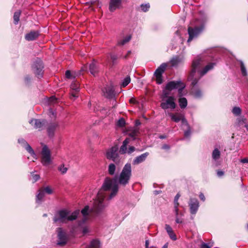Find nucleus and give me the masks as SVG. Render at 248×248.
Returning <instances> with one entry per match:
<instances>
[{
    "label": "nucleus",
    "instance_id": "nucleus-1",
    "mask_svg": "<svg viewBox=\"0 0 248 248\" xmlns=\"http://www.w3.org/2000/svg\"><path fill=\"white\" fill-rule=\"evenodd\" d=\"M132 176L131 165L129 163L126 164L124 167L119 175L116 176L113 179L106 178L98 191L96 199L94 201L93 206L91 210L88 205L86 206L81 213L83 216L82 223L87 219L90 213L99 215L103 211L107 205L104 202L106 196H108L109 200L116 196L118 190V184L125 186L129 183Z\"/></svg>",
    "mask_w": 248,
    "mask_h": 248
},
{
    "label": "nucleus",
    "instance_id": "nucleus-2",
    "mask_svg": "<svg viewBox=\"0 0 248 248\" xmlns=\"http://www.w3.org/2000/svg\"><path fill=\"white\" fill-rule=\"evenodd\" d=\"M185 88V85L180 81H170L167 84L165 89L163 91V102L160 106L163 109L168 108L174 109L176 104L174 102V97L170 96L171 91L174 89H178L180 96H182V92Z\"/></svg>",
    "mask_w": 248,
    "mask_h": 248
},
{
    "label": "nucleus",
    "instance_id": "nucleus-3",
    "mask_svg": "<svg viewBox=\"0 0 248 248\" xmlns=\"http://www.w3.org/2000/svg\"><path fill=\"white\" fill-rule=\"evenodd\" d=\"M202 61L200 58H197L193 60L192 64V70L188 77V79L191 81V84L193 86L191 89V93L196 98H200L202 95V91L199 89L194 87L198 82V79L194 78L196 71L199 72L201 77H202L208 71L212 69L214 66V63H210L207 65L201 71L200 69L202 65Z\"/></svg>",
    "mask_w": 248,
    "mask_h": 248
},
{
    "label": "nucleus",
    "instance_id": "nucleus-4",
    "mask_svg": "<svg viewBox=\"0 0 248 248\" xmlns=\"http://www.w3.org/2000/svg\"><path fill=\"white\" fill-rule=\"evenodd\" d=\"M79 214V210H77L71 213L67 210H62L58 212L53 217V221L55 223H63L67 221L75 220Z\"/></svg>",
    "mask_w": 248,
    "mask_h": 248
},
{
    "label": "nucleus",
    "instance_id": "nucleus-5",
    "mask_svg": "<svg viewBox=\"0 0 248 248\" xmlns=\"http://www.w3.org/2000/svg\"><path fill=\"white\" fill-rule=\"evenodd\" d=\"M41 154V161L44 166H46L52 164L53 158L51 156V151L46 145H43Z\"/></svg>",
    "mask_w": 248,
    "mask_h": 248
},
{
    "label": "nucleus",
    "instance_id": "nucleus-6",
    "mask_svg": "<svg viewBox=\"0 0 248 248\" xmlns=\"http://www.w3.org/2000/svg\"><path fill=\"white\" fill-rule=\"evenodd\" d=\"M206 18L203 19L202 23L200 27H196L194 28L189 27L188 29V32L189 34V38L187 42H190L194 37H197L200 33L202 32L204 28V23L206 21Z\"/></svg>",
    "mask_w": 248,
    "mask_h": 248
},
{
    "label": "nucleus",
    "instance_id": "nucleus-7",
    "mask_svg": "<svg viewBox=\"0 0 248 248\" xmlns=\"http://www.w3.org/2000/svg\"><path fill=\"white\" fill-rule=\"evenodd\" d=\"M118 147L113 146L108 149L106 152V157L107 159L111 160L116 164L120 161V159L118 153Z\"/></svg>",
    "mask_w": 248,
    "mask_h": 248
},
{
    "label": "nucleus",
    "instance_id": "nucleus-8",
    "mask_svg": "<svg viewBox=\"0 0 248 248\" xmlns=\"http://www.w3.org/2000/svg\"><path fill=\"white\" fill-rule=\"evenodd\" d=\"M43 68L44 65L42 61L40 59H37L33 64L32 68L34 73L38 78H40L43 77Z\"/></svg>",
    "mask_w": 248,
    "mask_h": 248
},
{
    "label": "nucleus",
    "instance_id": "nucleus-9",
    "mask_svg": "<svg viewBox=\"0 0 248 248\" xmlns=\"http://www.w3.org/2000/svg\"><path fill=\"white\" fill-rule=\"evenodd\" d=\"M166 67L167 64L163 63L155 70L154 75L155 77L156 81L157 84H160L162 83L163 80L162 75L165 71Z\"/></svg>",
    "mask_w": 248,
    "mask_h": 248
},
{
    "label": "nucleus",
    "instance_id": "nucleus-10",
    "mask_svg": "<svg viewBox=\"0 0 248 248\" xmlns=\"http://www.w3.org/2000/svg\"><path fill=\"white\" fill-rule=\"evenodd\" d=\"M29 123L33 126L35 129L40 131L45 128L46 121L45 120L32 119L29 121Z\"/></svg>",
    "mask_w": 248,
    "mask_h": 248
},
{
    "label": "nucleus",
    "instance_id": "nucleus-11",
    "mask_svg": "<svg viewBox=\"0 0 248 248\" xmlns=\"http://www.w3.org/2000/svg\"><path fill=\"white\" fill-rule=\"evenodd\" d=\"M18 142L24 147L27 151L31 155L34 160H36L37 157L36 154L35 153L31 146L27 143V142L23 139H19Z\"/></svg>",
    "mask_w": 248,
    "mask_h": 248
},
{
    "label": "nucleus",
    "instance_id": "nucleus-12",
    "mask_svg": "<svg viewBox=\"0 0 248 248\" xmlns=\"http://www.w3.org/2000/svg\"><path fill=\"white\" fill-rule=\"evenodd\" d=\"M58 232V242L57 245L59 246L64 245L67 241V237L66 233L62 230L61 228L57 229Z\"/></svg>",
    "mask_w": 248,
    "mask_h": 248
},
{
    "label": "nucleus",
    "instance_id": "nucleus-13",
    "mask_svg": "<svg viewBox=\"0 0 248 248\" xmlns=\"http://www.w3.org/2000/svg\"><path fill=\"white\" fill-rule=\"evenodd\" d=\"M103 95L107 98H112L114 95V90L111 84L106 85L102 90Z\"/></svg>",
    "mask_w": 248,
    "mask_h": 248
},
{
    "label": "nucleus",
    "instance_id": "nucleus-14",
    "mask_svg": "<svg viewBox=\"0 0 248 248\" xmlns=\"http://www.w3.org/2000/svg\"><path fill=\"white\" fill-rule=\"evenodd\" d=\"M190 212L191 214H195L199 207V203L197 199L190 198L189 202Z\"/></svg>",
    "mask_w": 248,
    "mask_h": 248
},
{
    "label": "nucleus",
    "instance_id": "nucleus-15",
    "mask_svg": "<svg viewBox=\"0 0 248 248\" xmlns=\"http://www.w3.org/2000/svg\"><path fill=\"white\" fill-rule=\"evenodd\" d=\"M122 0H110L108 9L111 12H113L120 8Z\"/></svg>",
    "mask_w": 248,
    "mask_h": 248
},
{
    "label": "nucleus",
    "instance_id": "nucleus-16",
    "mask_svg": "<svg viewBox=\"0 0 248 248\" xmlns=\"http://www.w3.org/2000/svg\"><path fill=\"white\" fill-rule=\"evenodd\" d=\"M220 156V152L217 148L215 149L212 154V159L213 160V166L215 167H217L220 165L218 160L219 159Z\"/></svg>",
    "mask_w": 248,
    "mask_h": 248
},
{
    "label": "nucleus",
    "instance_id": "nucleus-17",
    "mask_svg": "<svg viewBox=\"0 0 248 248\" xmlns=\"http://www.w3.org/2000/svg\"><path fill=\"white\" fill-rule=\"evenodd\" d=\"M86 69V67H82L80 71H78L77 72H75L72 74L69 70H67L65 72V77L66 78L69 79L75 78L76 77L79 76L80 75H81V72L85 71Z\"/></svg>",
    "mask_w": 248,
    "mask_h": 248
},
{
    "label": "nucleus",
    "instance_id": "nucleus-18",
    "mask_svg": "<svg viewBox=\"0 0 248 248\" xmlns=\"http://www.w3.org/2000/svg\"><path fill=\"white\" fill-rule=\"evenodd\" d=\"M184 62V59L182 57L176 56L172 58L170 63L172 67H177L181 65Z\"/></svg>",
    "mask_w": 248,
    "mask_h": 248
},
{
    "label": "nucleus",
    "instance_id": "nucleus-19",
    "mask_svg": "<svg viewBox=\"0 0 248 248\" xmlns=\"http://www.w3.org/2000/svg\"><path fill=\"white\" fill-rule=\"evenodd\" d=\"M182 129L184 130V135L186 138H189L190 136L191 131V128L186 119L183 120Z\"/></svg>",
    "mask_w": 248,
    "mask_h": 248
},
{
    "label": "nucleus",
    "instance_id": "nucleus-20",
    "mask_svg": "<svg viewBox=\"0 0 248 248\" xmlns=\"http://www.w3.org/2000/svg\"><path fill=\"white\" fill-rule=\"evenodd\" d=\"M58 123H50L47 127V132L49 137H53L56 129L58 127Z\"/></svg>",
    "mask_w": 248,
    "mask_h": 248
},
{
    "label": "nucleus",
    "instance_id": "nucleus-21",
    "mask_svg": "<svg viewBox=\"0 0 248 248\" xmlns=\"http://www.w3.org/2000/svg\"><path fill=\"white\" fill-rule=\"evenodd\" d=\"M148 155L149 153L148 152H146L139 156H137L133 160V164L138 165L140 163L143 162L145 160Z\"/></svg>",
    "mask_w": 248,
    "mask_h": 248
},
{
    "label": "nucleus",
    "instance_id": "nucleus-22",
    "mask_svg": "<svg viewBox=\"0 0 248 248\" xmlns=\"http://www.w3.org/2000/svg\"><path fill=\"white\" fill-rule=\"evenodd\" d=\"M39 35L38 31H31L28 33H27L25 36V38L28 41H33L36 39Z\"/></svg>",
    "mask_w": 248,
    "mask_h": 248
},
{
    "label": "nucleus",
    "instance_id": "nucleus-23",
    "mask_svg": "<svg viewBox=\"0 0 248 248\" xmlns=\"http://www.w3.org/2000/svg\"><path fill=\"white\" fill-rule=\"evenodd\" d=\"M169 115L171 119L176 123H178L180 121H181L182 126H183V120L186 119L182 114L180 113H176L174 114L170 113H169Z\"/></svg>",
    "mask_w": 248,
    "mask_h": 248
},
{
    "label": "nucleus",
    "instance_id": "nucleus-24",
    "mask_svg": "<svg viewBox=\"0 0 248 248\" xmlns=\"http://www.w3.org/2000/svg\"><path fill=\"white\" fill-rule=\"evenodd\" d=\"M165 229L171 239L174 241L177 239V237L175 234L174 233L172 228L169 225H165Z\"/></svg>",
    "mask_w": 248,
    "mask_h": 248
},
{
    "label": "nucleus",
    "instance_id": "nucleus-25",
    "mask_svg": "<svg viewBox=\"0 0 248 248\" xmlns=\"http://www.w3.org/2000/svg\"><path fill=\"white\" fill-rule=\"evenodd\" d=\"M130 142V139L126 138L124 140V141L123 142V144L120 147V153L121 154H124L127 153V144Z\"/></svg>",
    "mask_w": 248,
    "mask_h": 248
},
{
    "label": "nucleus",
    "instance_id": "nucleus-26",
    "mask_svg": "<svg viewBox=\"0 0 248 248\" xmlns=\"http://www.w3.org/2000/svg\"><path fill=\"white\" fill-rule=\"evenodd\" d=\"M89 70L91 74L95 76L98 72V67L96 65V62L95 61H93L89 65Z\"/></svg>",
    "mask_w": 248,
    "mask_h": 248
},
{
    "label": "nucleus",
    "instance_id": "nucleus-27",
    "mask_svg": "<svg viewBox=\"0 0 248 248\" xmlns=\"http://www.w3.org/2000/svg\"><path fill=\"white\" fill-rule=\"evenodd\" d=\"M131 35H128L125 37L124 39L118 41V46H124L130 41L131 39Z\"/></svg>",
    "mask_w": 248,
    "mask_h": 248
},
{
    "label": "nucleus",
    "instance_id": "nucleus-28",
    "mask_svg": "<svg viewBox=\"0 0 248 248\" xmlns=\"http://www.w3.org/2000/svg\"><path fill=\"white\" fill-rule=\"evenodd\" d=\"M45 196V192L43 189H40L36 195V201L37 203H40Z\"/></svg>",
    "mask_w": 248,
    "mask_h": 248
},
{
    "label": "nucleus",
    "instance_id": "nucleus-29",
    "mask_svg": "<svg viewBox=\"0 0 248 248\" xmlns=\"http://www.w3.org/2000/svg\"><path fill=\"white\" fill-rule=\"evenodd\" d=\"M180 195L179 194H177L174 197V211L175 213L177 214V212L179 211L178 209V206H179V202H178V200L180 198Z\"/></svg>",
    "mask_w": 248,
    "mask_h": 248
},
{
    "label": "nucleus",
    "instance_id": "nucleus-30",
    "mask_svg": "<svg viewBox=\"0 0 248 248\" xmlns=\"http://www.w3.org/2000/svg\"><path fill=\"white\" fill-rule=\"evenodd\" d=\"M239 62L240 64V69H241V72L242 75L245 77L247 76L248 75L246 67L244 62H243V61H242L241 60H239Z\"/></svg>",
    "mask_w": 248,
    "mask_h": 248
},
{
    "label": "nucleus",
    "instance_id": "nucleus-31",
    "mask_svg": "<svg viewBox=\"0 0 248 248\" xmlns=\"http://www.w3.org/2000/svg\"><path fill=\"white\" fill-rule=\"evenodd\" d=\"M179 103L181 108H184L186 107L187 105V100L186 98L181 97L179 99Z\"/></svg>",
    "mask_w": 248,
    "mask_h": 248
},
{
    "label": "nucleus",
    "instance_id": "nucleus-32",
    "mask_svg": "<svg viewBox=\"0 0 248 248\" xmlns=\"http://www.w3.org/2000/svg\"><path fill=\"white\" fill-rule=\"evenodd\" d=\"M100 246V242L97 240H93L91 243L90 246L88 247L90 248H99Z\"/></svg>",
    "mask_w": 248,
    "mask_h": 248
},
{
    "label": "nucleus",
    "instance_id": "nucleus-33",
    "mask_svg": "<svg viewBox=\"0 0 248 248\" xmlns=\"http://www.w3.org/2000/svg\"><path fill=\"white\" fill-rule=\"evenodd\" d=\"M115 170H116L115 165L113 163L110 164L109 165L108 168V173L111 175H113L115 174Z\"/></svg>",
    "mask_w": 248,
    "mask_h": 248
},
{
    "label": "nucleus",
    "instance_id": "nucleus-34",
    "mask_svg": "<svg viewBox=\"0 0 248 248\" xmlns=\"http://www.w3.org/2000/svg\"><path fill=\"white\" fill-rule=\"evenodd\" d=\"M20 11H17L14 13V20L15 24H17L19 20Z\"/></svg>",
    "mask_w": 248,
    "mask_h": 248
},
{
    "label": "nucleus",
    "instance_id": "nucleus-35",
    "mask_svg": "<svg viewBox=\"0 0 248 248\" xmlns=\"http://www.w3.org/2000/svg\"><path fill=\"white\" fill-rule=\"evenodd\" d=\"M71 89L76 92H78L79 91V85L78 83L76 82H73L71 84Z\"/></svg>",
    "mask_w": 248,
    "mask_h": 248
},
{
    "label": "nucleus",
    "instance_id": "nucleus-36",
    "mask_svg": "<svg viewBox=\"0 0 248 248\" xmlns=\"http://www.w3.org/2000/svg\"><path fill=\"white\" fill-rule=\"evenodd\" d=\"M131 79L129 76H127L123 80L121 86L123 87H126L130 82Z\"/></svg>",
    "mask_w": 248,
    "mask_h": 248
},
{
    "label": "nucleus",
    "instance_id": "nucleus-37",
    "mask_svg": "<svg viewBox=\"0 0 248 248\" xmlns=\"http://www.w3.org/2000/svg\"><path fill=\"white\" fill-rule=\"evenodd\" d=\"M232 112L236 116H238L241 114V109L239 107H234L232 110Z\"/></svg>",
    "mask_w": 248,
    "mask_h": 248
},
{
    "label": "nucleus",
    "instance_id": "nucleus-38",
    "mask_svg": "<svg viewBox=\"0 0 248 248\" xmlns=\"http://www.w3.org/2000/svg\"><path fill=\"white\" fill-rule=\"evenodd\" d=\"M58 170L61 172L62 174H63L67 172V168L65 167L63 164H62L59 167Z\"/></svg>",
    "mask_w": 248,
    "mask_h": 248
},
{
    "label": "nucleus",
    "instance_id": "nucleus-39",
    "mask_svg": "<svg viewBox=\"0 0 248 248\" xmlns=\"http://www.w3.org/2000/svg\"><path fill=\"white\" fill-rule=\"evenodd\" d=\"M150 8V5L149 3L147 4H142L140 5V8L141 10L144 12H147L148 11L149 9Z\"/></svg>",
    "mask_w": 248,
    "mask_h": 248
},
{
    "label": "nucleus",
    "instance_id": "nucleus-40",
    "mask_svg": "<svg viewBox=\"0 0 248 248\" xmlns=\"http://www.w3.org/2000/svg\"><path fill=\"white\" fill-rule=\"evenodd\" d=\"M117 125L119 127H123L124 126L125 124V120L124 118L120 119L117 122Z\"/></svg>",
    "mask_w": 248,
    "mask_h": 248
},
{
    "label": "nucleus",
    "instance_id": "nucleus-41",
    "mask_svg": "<svg viewBox=\"0 0 248 248\" xmlns=\"http://www.w3.org/2000/svg\"><path fill=\"white\" fill-rule=\"evenodd\" d=\"M138 133H139L138 129H135L129 134V136L131 138H132L134 140H135V137L138 136Z\"/></svg>",
    "mask_w": 248,
    "mask_h": 248
},
{
    "label": "nucleus",
    "instance_id": "nucleus-42",
    "mask_svg": "<svg viewBox=\"0 0 248 248\" xmlns=\"http://www.w3.org/2000/svg\"><path fill=\"white\" fill-rule=\"evenodd\" d=\"M176 219L175 221L177 223H182L183 222V219L182 218H180L179 217V211L177 212V214L175 213Z\"/></svg>",
    "mask_w": 248,
    "mask_h": 248
},
{
    "label": "nucleus",
    "instance_id": "nucleus-43",
    "mask_svg": "<svg viewBox=\"0 0 248 248\" xmlns=\"http://www.w3.org/2000/svg\"><path fill=\"white\" fill-rule=\"evenodd\" d=\"M43 190L48 194H51L53 193L52 189L49 186L46 187Z\"/></svg>",
    "mask_w": 248,
    "mask_h": 248
},
{
    "label": "nucleus",
    "instance_id": "nucleus-44",
    "mask_svg": "<svg viewBox=\"0 0 248 248\" xmlns=\"http://www.w3.org/2000/svg\"><path fill=\"white\" fill-rule=\"evenodd\" d=\"M57 101V99L55 97L51 96L48 99V102L49 104H53L55 103Z\"/></svg>",
    "mask_w": 248,
    "mask_h": 248
},
{
    "label": "nucleus",
    "instance_id": "nucleus-45",
    "mask_svg": "<svg viewBox=\"0 0 248 248\" xmlns=\"http://www.w3.org/2000/svg\"><path fill=\"white\" fill-rule=\"evenodd\" d=\"M110 58H111V60H112L113 64H114L115 63V61L117 59V56L115 55H111Z\"/></svg>",
    "mask_w": 248,
    "mask_h": 248
},
{
    "label": "nucleus",
    "instance_id": "nucleus-46",
    "mask_svg": "<svg viewBox=\"0 0 248 248\" xmlns=\"http://www.w3.org/2000/svg\"><path fill=\"white\" fill-rule=\"evenodd\" d=\"M32 178H33V182L34 183L39 179L40 176L38 174H33Z\"/></svg>",
    "mask_w": 248,
    "mask_h": 248
},
{
    "label": "nucleus",
    "instance_id": "nucleus-47",
    "mask_svg": "<svg viewBox=\"0 0 248 248\" xmlns=\"http://www.w3.org/2000/svg\"><path fill=\"white\" fill-rule=\"evenodd\" d=\"M135 150V148L134 146H130L128 148V150L127 151V153L128 154H130L133 153Z\"/></svg>",
    "mask_w": 248,
    "mask_h": 248
},
{
    "label": "nucleus",
    "instance_id": "nucleus-48",
    "mask_svg": "<svg viewBox=\"0 0 248 248\" xmlns=\"http://www.w3.org/2000/svg\"><path fill=\"white\" fill-rule=\"evenodd\" d=\"M224 172L222 170H217V175L219 177L222 176L224 175Z\"/></svg>",
    "mask_w": 248,
    "mask_h": 248
},
{
    "label": "nucleus",
    "instance_id": "nucleus-49",
    "mask_svg": "<svg viewBox=\"0 0 248 248\" xmlns=\"http://www.w3.org/2000/svg\"><path fill=\"white\" fill-rule=\"evenodd\" d=\"M201 248H211L207 244L203 243L201 246Z\"/></svg>",
    "mask_w": 248,
    "mask_h": 248
},
{
    "label": "nucleus",
    "instance_id": "nucleus-50",
    "mask_svg": "<svg viewBox=\"0 0 248 248\" xmlns=\"http://www.w3.org/2000/svg\"><path fill=\"white\" fill-rule=\"evenodd\" d=\"M162 148L164 150H169L170 148V146L168 144H164L162 146Z\"/></svg>",
    "mask_w": 248,
    "mask_h": 248
},
{
    "label": "nucleus",
    "instance_id": "nucleus-51",
    "mask_svg": "<svg viewBox=\"0 0 248 248\" xmlns=\"http://www.w3.org/2000/svg\"><path fill=\"white\" fill-rule=\"evenodd\" d=\"M77 92L73 91L71 94V97H73L74 98H77L78 97V96L77 95Z\"/></svg>",
    "mask_w": 248,
    "mask_h": 248
},
{
    "label": "nucleus",
    "instance_id": "nucleus-52",
    "mask_svg": "<svg viewBox=\"0 0 248 248\" xmlns=\"http://www.w3.org/2000/svg\"><path fill=\"white\" fill-rule=\"evenodd\" d=\"M199 197H200V199L201 200H202V201H205V197H204V196L203 193H201L200 194V195H199Z\"/></svg>",
    "mask_w": 248,
    "mask_h": 248
},
{
    "label": "nucleus",
    "instance_id": "nucleus-53",
    "mask_svg": "<svg viewBox=\"0 0 248 248\" xmlns=\"http://www.w3.org/2000/svg\"><path fill=\"white\" fill-rule=\"evenodd\" d=\"M241 162L243 163H248V158H245L241 160Z\"/></svg>",
    "mask_w": 248,
    "mask_h": 248
},
{
    "label": "nucleus",
    "instance_id": "nucleus-54",
    "mask_svg": "<svg viewBox=\"0 0 248 248\" xmlns=\"http://www.w3.org/2000/svg\"><path fill=\"white\" fill-rule=\"evenodd\" d=\"M149 241L148 240L145 241V248H149Z\"/></svg>",
    "mask_w": 248,
    "mask_h": 248
},
{
    "label": "nucleus",
    "instance_id": "nucleus-55",
    "mask_svg": "<svg viewBox=\"0 0 248 248\" xmlns=\"http://www.w3.org/2000/svg\"><path fill=\"white\" fill-rule=\"evenodd\" d=\"M129 102L130 103H136V100L134 98H131L129 100Z\"/></svg>",
    "mask_w": 248,
    "mask_h": 248
},
{
    "label": "nucleus",
    "instance_id": "nucleus-56",
    "mask_svg": "<svg viewBox=\"0 0 248 248\" xmlns=\"http://www.w3.org/2000/svg\"><path fill=\"white\" fill-rule=\"evenodd\" d=\"M88 232V228H84L83 229V233L84 234H86V233H87Z\"/></svg>",
    "mask_w": 248,
    "mask_h": 248
},
{
    "label": "nucleus",
    "instance_id": "nucleus-57",
    "mask_svg": "<svg viewBox=\"0 0 248 248\" xmlns=\"http://www.w3.org/2000/svg\"><path fill=\"white\" fill-rule=\"evenodd\" d=\"M140 122L139 120H136V122H135V125L136 126H139L140 124Z\"/></svg>",
    "mask_w": 248,
    "mask_h": 248
},
{
    "label": "nucleus",
    "instance_id": "nucleus-58",
    "mask_svg": "<svg viewBox=\"0 0 248 248\" xmlns=\"http://www.w3.org/2000/svg\"><path fill=\"white\" fill-rule=\"evenodd\" d=\"M161 191H158V190H155L154 191V193L155 195L159 194Z\"/></svg>",
    "mask_w": 248,
    "mask_h": 248
},
{
    "label": "nucleus",
    "instance_id": "nucleus-59",
    "mask_svg": "<svg viewBox=\"0 0 248 248\" xmlns=\"http://www.w3.org/2000/svg\"><path fill=\"white\" fill-rule=\"evenodd\" d=\"M25 80H26V81H27V82H28V81H29L30 80V78H29V77H26L25 78Z\"/></svg>",
    "mask_w": 248,
    "mask_h": 248
},
{
    "label": "nucleus",
    "instance_id": "nucleus-60",
    "mask_svg": "<svg viewBox=\"0 0 248 248\" xmlns=\"http://www.w3.org/2000/svg\"><path fill=\"white\" fill-rule=\"evenodd\" d=\"M166 138V136L165 135H162V136H159V138L161 139H165Z\"/></svg>",
    "mask_w": 248,
    "mask_h": 248
},
{
    "label": "nucleus",
    "instance_id": "nucleus-61",
    "mask_svg": "<svg viewBox=\"0 0 248 248\" xmlns=\"http://www.w3.org/2000/svg\"><path fill=\"white\" fill-rule=\"evenodd\" d=\"M130 53H131V51H128V52H127V55H125V56L124 57V58L126 59V58H127V57L128 56V55L129 54H130Z\"/></svg>",
    "mask_w": 248,
    "mask_h": 248
},
{
    "label": "nucleus",
    "instance_id": "nucleus-62",
    "mask_svg": "<svg viewBox=\"0 0 248 248\" xmlns=\"http://www.w3.org/2000/svg\"><path fill=\"white\" fill-rule=\"evenodd\" d=\"M163 248H168V244H166L165 245H164V246L163 247Z\"/></svg>",
    "mask_w": 248,
    "mask_h": 248
},
{
    "label": "nucleus",
    "instance_id": "nucleus-63",
    "mask_svg": "<svg viewBox=\"0 0 248 248\" xmlns=\"http://www.w3.org/2000/svg\"><path fill=\"white\" fill-rule=\"evenodd\" d=\"M49 112H51V113H52V115H54V113L52 111V109H49Z\"/></svg>",
    "mask_w": 248,
    "mask_h": 248
},
{
    "label": "nucleus",
    "instance_id": "nucleus-64",
    "mask_svg": "<svg viewBox=\"0 0 248 248\" xmlns=\"http://www.w3.org/2000/svg\"><path fill=\"white\" fill-rule=\"evenodd\" d=\"M245 127H246L247 131H248V124L245 125Z\"/></svg>",
    "mask_w": 248,
    "mask_h": 248
}]
</instances>
